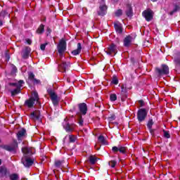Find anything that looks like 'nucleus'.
<instances>
[{
	"instance_id": "10",
	"label": "nucleus",
	"mask_w": 180,
	"mask_h": 180,
	"mask_svg": "<svg viewBox=\"0 0 180 180\" xmlns=\"http://www.w3.org/2000/svg\"><path fill=\"white\" fill-rule=\"evenodd\" d=\"M108 11V6L105 4H101L98 10V15L99 16H105Z\"/></svg>"
},
{
	"instance_id": "31",
	"label": "nucleus",
	"mask_w": 180,
	"mask_h": 180,
	"mask_svg": "<svg viewBox=\"0 0 180 180\" xmlns=\"http://www.w3.org/2000/svg\"><path fill=\"white\" fill-rule=\"evenodd\" d=\"M110 99L112 102H115L117 99V96L115 94H110Z\"/></svg>"
},
{
	"instance_id": "48",
	"label": "nucleus",
	"mask_w": 180,
	"mask_h": 180,
	"mask_svg": "<svg viewBox=\"0 0 180 180\" xmlns=\"http://www.w3.org/2000/svg\"><path fill=\"white\" fill-rule=\"evenodd\" d=\"M6 58L7 61H9V55H8L7 53H6Z\"/></svg>"
},
{
	"instance_id": "44",
	"label": "nucleus",
	"mask_w": 180,
	"mask_h": 180,
	"mask_svg": "<svg viewBox=\"0 0 180 180\" xmlns=\"http://www.w3.org/2000/svg\"><path fill=\"white\" fill-rule=\"evenodd\" d=\"M121 89H122V92L126 93V88L124 87V86H122Z\"/></svg>"
},
{
	"instance_id": "6",
	"label": "nucleus",
	"mask_w": 180,
	"mask_h": 180,
	"mask_svg": "<svg viewBox=\"0 0 180 180\" xmlns=\"http://www.w3.org/2000/svg\"><path fill=\"white\" fill-rule=\"evenodd\" d=\"M105 53L108 56H116V53H117V49L116 45H115L113 44L110 45L109 47L105 51Z\"/></svg>"
},
{
	"instance_id": "16",
	"label": "nucleus",
	"mask_w": 180,
	"mask_h": 180,
	"mask_svg": "<svg viewBox=\"0 0 180 180\" xmlns=\"http://www.w3.org/2000/svg\"><path fill=\"white\" fill-rule=\"evenodd\" d=\"M114 26L117 33H120V34L122 33L123 28L122 27V24L120 22H116L114 24Z\"/></svg>"
},
{
	"instance_id": "35",
	"label": "nucleus",
	"mask_w": 180,
	"mask_h": 180,
	"mask_svg": "<svg viewBox=\"0 0 180 180\" xmlns=\"http://www.w3.org/2000/svg\"><path fill=\"white\" fill-rule=\"evenodd\" d=\"M122 15H123V11L122 10L119 9L117 11H115V15L122 16Z\"/></svg>"
},
{
	"instance_id": "8",
	"label": "nucleus",
	"mask_w": 180,
	"mask_h": 180,
	"mask_svg": "<svg viewBox=\"0 0 180 180\" xmlns=\"http://www.w3.org/2000/svg\"><path fill=\"white\" fill-rule=\"evenodd\" d=\"M143 16L145 18L147 22H150L153 19V11L148 9L143 12Z\"/></svg>"
},
{
	"instance_id": "39",
	"label": "nucleus",
	"mask_w": 180,
	"mask_h": 180,
	"mask_svg": "<svg viewBox=\"0 0 180 180\" xmlns=\"http://www.w3.org/2000/svg\"><path fill=\"white\" fill-rule=\"evenodd\" d=\"M46 44H47V43L41 44V46H40L41 50H42L43 51H44V50H46Z\"/></svg>"
},
{
	"instance_id": "1",
	"label": "nucleus",
	"mask_w": 180,
	"mask_h": 180,
	"mask_svg": "<svg viewBox=\"0 0 180 180\" xmlns=\"http://www.w3.org/2000/svg\"><path fill=\"white\" fill-rule=\"evenodd\" d=\"M22 152L24 154V156L21 160L23 165L25 167H31V165H33L34 161L30 156L32 155V154H34V149L25 147L22 148Z\"/></svg>"
},
{
	"instance_id": "9",
	"label": "nucleus",
	"mask_w": 180,
	"mask_h": 180,
	"mask_svg": "<svg viewBox=\"0 0 180 180\" xmlns=\"http://www.w3.org/2000/svg\"><path fill=\"white\" fill-rule=\"evenodd\" d=\"M60 63H61L59 65V71L65 72L67 70H68V67H70V63H67L64 60H61Z\"/></svg>"
},
{
	"instance_id": "50",
	"label": "nucleus",
	"mask_w": 180,
	"mask_h": 180,
	"mask_svg": "<svg viewBox=\"0 0 180 180\" xmlns=\"http://www.w3.org/2000/svg\"><path fill=\"white\" fill-rule=\"evenodd\" d=\"M153 2H157V0H151Z\"/></svg>"
},
{
	"instance_id": "32",
	"label": "nucleus",
	"mask_w": 180,
	"mask_h": 180,
	"mask_svg": "<svg viewBox=\"0 0 180 180\" xmlns=\"http://www.w3.org/2000/svg\"><path fill=\"white\" fill-rule=\"evenodd\" d=\"M116 164H117V162L115 160H111L108 162V165L111 168H115V167H116Z\"/></svg>"
},
{
	"instance_id": "33",
	"label": "nucleus",
	"mask_w": 180,
	"mask_h": 180,
	"mask_svg": "<svg viewBox=\"0 0 180 180\" xmlns=\"http://www.w3.org/2000/svg\"><path fill=\"white\" fill-rule=\"evenodd\" d=\"M112 84H114L115 85H117V84H119V80L116 76L112 77Z\"/></svg>"
},
{
	"instance_id": "4",
	"label": "nucleus",
	"mask_w": 180,
	"mask_h": 180,
	"mask_svg": "<svg viewBox=\"0 0 180 180\" xmlns=\"http://www.w3.org/2000/svg\"><path fill=\"white\" fill-rule=\"evenodd\" d=\"M65 50H67V43L64 41V39H62L60 41L58 45V51L60 58H63V54Z\"/></svg>"
},
{
	"instance_id": "19",
	"label": "nucleus",
	"mask_w": 180,
	"mask_h": 180,
	"mask_svg": "<svg viewBox=\"0 0 180 180\" xmlns=\"http://www.w3.org/2000/svg\"><path fill=\"white\" fill-rule=\"evenodd\" d=\"M25 136H26V129H22L17 134L18 140H20V139L25 137Z\"/></svg>"
},
{
	"instance_id": "21",
	"label": "nucleus",
	"mask_w": 180,
	"mask_h": 180,
	"mask_svg": "<svg viewBox=\"0 0 180 180\" xmlns=\"http://www.w3.org/2000/svg\"><path fill=\"white\" fill-rule=\"evenodd\" d=\"M98 141L103 146H106V144H108V142H106V139H105L103 136H98Z\"/></svg>"
},
{
	"instance_id": "55",
	"label": "nucleus",
	"mask_w": 180,
	"mask_h": 180,
	"mask_svg": "<svg viewBox=\"0 0 180 180\" xmlns=\"http://www.w3.org/2000/svg\"><path fill=\"white\" fill-rule=\"evenodd\" d=\"M0 89H1V86H0Z\"/></svg>"
},
{
	"instance_id": "15",
	"label": "nucleus",
	"mask_w": 180,
	"mask_h": 180,
	"mask_svg": "<svg viewBox=\"0 0 180 180\" xmlns=\"http://www.w3.org/2000/svg\"><path fill=\"white\" fill-rule=\"evenodd\" d=\"M79 109L81 115H86V110H88L86 104L84 103L79 104Z\"/></svg>"
},
{
	"instance_id": "14",
	"label": "nucleus",
	"mask_w": 180,
	"mask_h": 180,
	"mask_svg": "<svg viewBox=\"0 0 180 180\" xmlns=\"http://www.w3.org/2000/svg\"><path fill=\"white\" fill-rule=\"evenodd\" d=\"M4 150H6L7 151H16V149L18 148V142L14 141V143L13 145H6L4 146Z\"/></svg>"
},
{
	"instance_id": "27",
	"label": "nucleus",
	"mask_w": 180,
	"mask_h": 180,
	"mask_svg": "<svg viewBox=\"0 0 180 180\" xmlns=\"http://www.w3.org/2000/svg\"><path fill=\"white\" fill-rule=\"evenodd\" d=\"M63 161H60V160H57L55 162V165L56 167H57L58 168H60V167H63Z\"/></svg>"
},
{
	"instance_id": "13",
	"label": "nucleus",
	"mask_w": 180,
	"mask_h": 180,
	"mask_svg": "<svg viewBox=\"0 0 180 180\" xmlns=\"http://www.w3.org/2000/svg\"><path fill=\"white\" fill-rule=\"evenodd\" d=\"M158 72L159 75H167L169 73V68L165 65H162V69H158Z\"/></svg>"
},
{
	"instance_id": "28",
	"label": "nucleus",
	"mask_w": 180,
	"mask_h": 180,
	"mask_svg": "<svg viewBox=\"0 0 180 180\" xmlns=\"http://www.w3.org/2000/svg\"><path fill=\"white\" fill-rule=\"evenodd\" d=\"M0 16L3 18L5 19L6 16H9V14L8 13V12H6V11H3L0 13Z\"/></svg>"
},
{
	"instance_id": "26",
	"label": "nucleus",
	"mask_w": 180,
	"mask_h": 180,
	"mask_svg": "<svg viewBox=\"0 0 180 180\" xmlns=\"http://www.w3.org/2000/svg\"><path fill=\"white\" fill-rule=\"evenodd\" d=\"M179 9H180V6L178 5H175L173 11L170 13V15H174V13H175V12H178Z\"/></svg>"
},
{
	"instance_id": "3",
	"label": "nucleus",
	"mask_w": 180,
	"mask_h": 180,
	"mask_svg": "<svg viewBox=\"0 0 180 180\" xmlns=\"http://www.w3.org/2000/svg\"><path fill=\"white\" fill-rule=\"evenodd\" d=\"M32 95V97L25 101V105L26 106H28V108L33 107V105H34V102L39 103V94H37V92L33 91Z\"/></svg>"
},
{
	"instance_id": "29",
	"label": "nucleus",
	"mask_w": 180,
	"mask_h": 180,
	"mask_svg": "<svg viewBox=\"0 0 180 180\" xmlns=\"http://www.w3.org/2000/svg\"><path fill=\"white\" fill-rule=\"evenodd\" d=\"M118 151L122 154H126V147L124 146H119Z\"/></svg>"
},
{
	"instance_id": "42",
	"label": "nucleus",
	"mask_w": 180,
	"mask_h": 180,
	"mask_svg": "<svg viewBox=\"0 0 180 180\" xmlns=\"http://www.w3.org/2000/svg\"><path fill=\"white\" fill-rule=\"evenodd\" d=\"M79 126H82L84 124V120H82V118L79 119Z\"/></svg>"
},
{
	"instance_id": "30",
	"label": "nucleus",
	"mask_w": 180,
	"mask_h": 180,
	"mask_svg": "<svg viewBox=\"0 0 180 180\" xmlns=\"http://www.w3.org/2000/svg\"><path fill=\"white\" fill-rule=\"evenodd\" d=\"M11 180H18L19 179V176L16 174H13L10 175Z\"/></svg>"
},
{
	"instance_id": "53",
	"label": "nucleus",
	"mask_w": 180,
	"mask_h": 180,
	"mask_svg": "<svg viewBox=\"0 0 180 180\" xmlns=\"http://www.w3.org/2000/svg\"><path fill=\"white\" fill-rule=\"evenodd\" d=\"M96 150H99V148H97Z\"/></svg>"
},
{
	"instance_id": "45",
	"label": "nucleus",
	"mask_w": 180,
	"mask_h": 180,
	"mask_svg": "<svg viewBox=\"0 0 180 180\" xmlns=\"http://www.w3.org/2000/svg\"><path fill=\"white\" fill-rule=\"evenodd\" d=\"M18 69H16V67H13V74H15V72H16Z\"/></svg>"
},
{
	"instance_id": "49",
	"label": "nucleus",
	"mask_w": 180,
	"mask_h": 180,
	"mask_svg": "<svg viewBox=\"0 0 180 180\" xmlns=\"http://www.w3.org/2000/svg\"><path fill=\"white\" fill-rule=\"evenodd\" d=\"M49 33H51V30H50L49 28L47 29Z\"/></svg>"
},
{
	"instance_id": "37",
	"label": "nucleus",
	"mask_w": 180,
	"mask_h": 180,
	"mask_svg": "<svg viewBox=\"0 0 180 180\" xmlns=\"http://www.w3.org/2000/svg\"><path fill=\"white\" fill-rule=\"evenodd\" d=\"M164 136L166 137V139H169V137H171L169 133L167 131H164Z\"/></svg>"
},
{
	"instance_id": "5",
	"label": "nucleus",
	"mask_w": 180,
	"mask_h": 180,
	"mask_svg": "<svg viewBox=\"0 0 180 180\" xmlns=\"http://www.w3.org/2000/svg\"><path fill=\"white\" fill-rule=\"evenodd\" d=\"M148 111L146 108H141L138 110L137 112V119L139 122H143L146 120V117H147Z\"/></svg>"
},
{
	"instance_id": "43",
	"label": "nucleus",
	"mask_w": 180,
	"mask_h": 180,
	"mask_svg": "<svg viewBox=\"0 0 180 180\" xmlns=\"http://www.w3.org/2000/svg\"><path fill=\"white\" fill-rule=\"evenodd\" d=\"M4 25V18L0 16V26H2Z\"/></svg>"
},
{
	"instance_id": "47",
	"label": "nucleus",
	"mask_w": 180,
	"mask_h": 180,
	"mask_svg": "<svg viewBox=\"0 0 180 180\" xmlns=\"http://www.w3.org/2000/svg\"><path fill=\"white\" fill-rule=\"evenodd\" d=\"M26 41H27V44H32V40L27 39Z\"/></svg>"
},
{
	"instance_id": "36",
	"label": "nucleus",
	"mask_w": 180,
	"mask_h": 180,
	"mask_svg": "<svg viewBox=\"0 0 180 180\" xmlns=\"http://www.w3.org/2000/svg\"><path fill=\"white\" fill-rule=\"evenodd\" d=\"M23 58H27L29 57V51H25L22 53Z\"/></svg>"
},
{
	"instance_id": "46",
	"label": "nucleus",
	"mask_w": 180,
	"mask_h": 180,
	"mask_svg": "<svg viewBox=\"0 0 180 180\" xmlns=\"http://www.w3.org/2000/svg\"><path fill=\"white\" fill-rule=\"evenodd\" d=\"M139 103L141 106H144V101H139Z\"/></svg>"
},
{
	"instance_id": "38",
	"label": "nucleus",
	"mask_w": 180,
	"mask_h": 180,
	"mask_svg": "<svg viewBox=\"0 0 180 180\" xmlns=\"http://www.w3.org/2000/svg\"><path fill=\"white\" fill-rule=\"evenodd\" d=\"M28 75L30 79H33L34 78V74H33V72H29Z\"/></svg>"
},
{
	"instance_id": "24",
	"label": "nucleus",
	"mask_w": 180,
	"mask_h": 180,
	"mask_svg": "<svg viewBox=\"0 0 180 180\" xmlns=\"http://www.w3.org/2000/svg\"><path fill=\"white\" fill-rule=\"evenodd\" d=\"M153 124H154V122L153 121V120H149L147 124L148 129H149V130H151Z\"/></svg>"
},
{
	"instance_id": "51",
	"label": "nucleus",
	"mask_w": 180,
	"mask_h": 180,
	"mask_svg": "<svg viewBox=\"0 0 180 180\" xmlns=\"http://www.w3.org/2000/svg\"><path fill=\"white\" fill-rule=\"evenodd\" d=\"M114 1V2H117V1H119V0H113Z\"/></svg>"
},
{
	"instance_id": "18",
	"label": "nucleus",
	"mask_w": 180,
	"mask_h": 180,
	"mask_svg": "<svg viewBox=\"0 0 180 180\" xmlns=\"http://www.w3.org/2000/svg\"><path fill=\"white\" fill-rule=\"evenodd\" d=\"M6 174H8V169L5 167H0V178H4V176H6Z\"/></svg>"
},
{
	"instance_id": "25",
	"label": "nucleus",
	"mask_w": 180,
	"mask_h": 180,
	"mask_svg": "<svg viewBox=\"0 0 180 180\" xmlns=\"http://www.w3.org/2000/svg\"><path fill=\"white\" fill-rule=\"evenodd\" d=\"M89 160L91 164H95L96 161H98V158H96L95 156H90Z\"/></svg>"
},
{
	"instance_id": "52",
	"label": "nucleus",
	"mask_w": 180,
	"mask_h": 180,
	"mask_svg": "<svg viewBox=\"0 0 180 180\" xmlns=\"http://www.w3.org/2000/svg\"><path fill=\"white\" fill-rule=\"evenodd\" d=\"M1 164H2V161L0 160V165H1Z\"/></svg>"
},
{
	"instance_id": "7",
	"label": "nucleus",
	"mask_w": 180,
	"mask_h": 180,
	"mask_svg": "<svg viewBox=\"0 0 180 180\" xmlns=\"http://www.w3.org/2000/svg\"><path fill=\"white\" fill-rule=\"evenodd\" d=\"M134 39H136V36L131 34L127 36L124 39V46L125 47H129L133 43L134 41Z\"/></svg>"
},
{
	"instance_id": "41",
	"label": "nucleus",
	"mask_w": 180,
	"mask_h": 180,
	"mask_svg": "<svg viewBox=\"0 0 180 180\" xmlns=\"http://www.w3.org/2000/svg\"><path fill=\"white\" fill-rule=\"evenodd\" d=\"M115 115H112L111 117H110L108 118V120H109V122H112V121L115 120Z\"/></svg>"
},
{
	"instance_id": "40",
	"label": "nucleus",
	"mask_w": 180,
	"mask_h": 180,
	"mask_svg": "<svg viewBox=\"0 0 180 180\" xmlns=\"http://www.w3.org/2000/svg\"><path fill=\"white\" fill-rule=\"evenodd\" d=\"M112 150L114 153H117V151H119V146L118 147L114 146L112 147Z\"/></svg>"
},
{
	"instance_id": "2",
	"label": "nucleus",
	"mask_w": 180,
	"mask_h": 180,
	"mask_svg": "<svg viewBox=\"0 0 180 180\" xmlns=\"http://www.w3.org/2000/svg\"><path fill=\"white\" fill-rule=\"evenodd\" d=\"M23 84H25V82L23 80H19L18 82L15 83H9L8 86H10V88H15V89L11 90V96H15V95L20 94L22 86H23Z\"/></svg>"
},
{
	"instance_id": "11",
	"label": "nucleus",
	"mask_w": 180,
	"mask_h": 180,
	"mask_svg": "<svg viewBox=\"0 0 180 180\" xmlns=\"http://www.w3.org/2000/svg\"><path fill=\"white\" fill-rule=\"evenodd\" d=\"M48 94H49L53 105H57L58 103V97L57 96V94H56L53 90H49Z\"/></svg>"
},
{
	"instance_id": "12",
	"label": "nucleus",
	"mask_w": 180,
	"mask_h": 180,
	"mask_svg": "<svg viewBox=\"0 0 180 180\" xmlns=\"http://www.w3.org/2000/svg\"><path fill=\"white\" fill-rule=\"evenodd\" d=\"M30 118L34 122H41L40 118V111L37 110L31 113Z\"/></svg>"
},
{
	"instance_id": "22",
	"label": "nucleus",
	"mask_w": 180,
	"mask_h": 180,
	"mask_svg": "<svg viewBox=\"0 0 180 180\" xmlns=\"http://www.w3.org/2000/svg\"><path fill=\"white\" fill-rule=\"evenodd\" d=\"M44 25H41L39 27L37 30V33H38V34H41V33H44Z\"/></svg>"
},
{
	"instance_id": "17",
	"label": "nucleus",
	"mask_w": 180,
	"mask_h": 180,
	"mask_svg": "<svg viewBox=\"0 0 180 180\" xmlns=\"http://www.w3.org/2000/svg\"><path fill=\"white\" fill-rule=\"evenodd\" d=\"M82 50V46L81 45V43H78L77 44V49L74 50L72 52V54L73 56H78V54H79V53H81V51Z\"/></svg>"
},
{
	"instance_id": "23",
	"label": "nucleus",
	"mask_w": 180,
	"mask_h": 180,
	"mask_svg": "<svg viewBox=\"0 0 180 180\" xmlns=\"http://www.w3.org/2000/svg\"><path fill=\"white\" fill-rule=\"evenodd\" d=\"M131 12H132L131 5L128 4L127 5V16H131Z\"/></svg>"
},
{
	"instance_id": "34",
	"label": "nucleus",
	"mask_w": 180,
	"mask_h": 180,
	"mask_svg": "<svg viewBox=\"0 0 180 180\" xmlns=\"http://www.w3.org/2000/svg\"><path fill=\"white\" fill-rule=\"evenodd\" d=\"M69 140H70V143H75V141L77 140V138L75 137V136L70 135Z\"/></svg>"
},
{
	"instance_id": "54",
	"label": "nucleus",
	"mask_w": 180,
	"mask_h": 180,
	"mask_svg": "<svg viewBox=\"0 0 180 180\" xmlns=\"http://www.w3.org/2000/svg\"><path fill=\"white\" fill-rule=\"evenodd\" d=\"M95 148H96V146H95Z\"/></svg>"
},
{
	"instance_id": "20",
	"label": "nucleus",
	"mask_w": 180,
	"mask_h": 180,
	"mask_svg": "<svg viewBox=\"0 0 180 180\" xmlns=\"http://www.w3.org/2000/svg\"><path fill=\"white\" fill-rule=\"evenodd\" d=\"M75 127L74 125H70V124H68L66 126H64V129L65 130H66V131H74Z\"/></svg>"
}]
</instances>
